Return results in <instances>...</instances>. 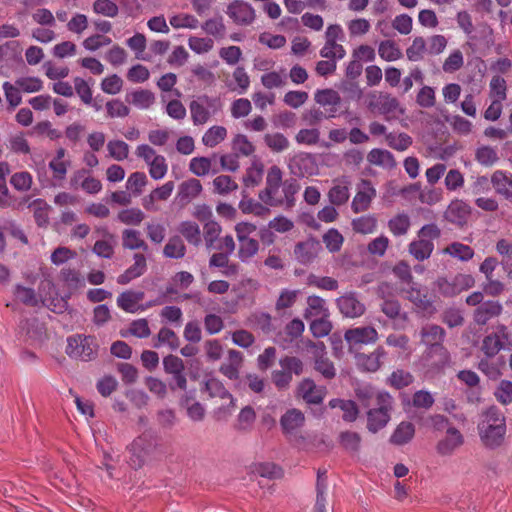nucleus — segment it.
<instances>
[{"mask_svg":"<svg viewBox=\"0 0 512 512\" xmlns=\"http://www.w3.org/2000/svg\"><path fill=\"white\" fill-rule=\"evenodd\" d=\"M478 430L484 445L492 449L499 447L502 444L506 433V427H495L490 424H478Z\"/></svg>","mask_w":512,"mask_h":512,"instance_id":"ddd939ff","label":"nucleus"},{"mask_svg":"<svg viewBox=\"0 0 512 512\" xmlns=\"http://www.w3.org/2000/svg\"><path fill=\"white\" fill-rule=\"evenodd\" d=\"M441 319L449 328L462 326L464 324V317L461 310L458 308H448L444 310Z\"/></svg>","mask_w":512,"mask_h":512,"instance_id":"774afa93","label":"nucleus"},{"mask_svg":"<svg viewBox=\"0 0 512 512\" xmlns=\"http://www.w3.org/2000/svg\"><path fill=\"white\" fill-rule=\"evenodd\" d=\"M386 141L389 147L397 151H405L412 144V138L406 133H389L386 135Z\"/></svg>","mask_w":512,"mask_h":512,"instance_id":"052dcab7","label":"nucleus"},{"mask_svg":"<svg viewBox=\"0 0 512 512\" xmlns=\"http://www.w3.org/2000/svg\"><path fill=\"white\" fill-rule=\"evenodd\" d=\"M227 136V130L223 126H212L202 137V142L207 147H215Z\"/></svg>","mask_w":512,"mask_h":512,"instance_id":"a19ab883","label":"nucleus"},{"mask_svg":"<svg viewBox=\"0 0 512 512\" xmlns=\"http://www.w3.org/2000/svg\"><path fill=\"white\" fill-rule=\"evenodd\" d=\"M475 159L483 166L490 167L498 162L499 157L495 148L481 146L475 151Z\"/></svg>","mask_w":512,"mask_h":512,"instance_id":"c03bdc74","label":"nucleus"},{"mask_svg":"<svg viewBox=\"0 0 512 512\" xmlns=\"http://www.w3.org/2000/svg\"><path fill=\"white\" fill-rule=\"evenodd\" d=\"M300 190V184L295 178H288L282 184V191L284 194V204L287 209L295 206V195Z\"/></svg>","mask_w":512,"mask_h":512,"instance_id":"e433bc0d","label":"nucleus"},{"mask_svg":"<svg viewBox=\"0 0 512 512\" xmlns=\"http://www.w3.org/2000/svg\"><path fill=\"white\" fill-rule=\"evenodd\" d=\"M472 208L463 200H453L445 211L444 217L447 221L459 227H463L468 222Z\"/></svg>","mask_w":512,"mask_h":512,"instance_id":"1a4fd4ad","label":"nucleus"},{"mask_svg":"<svg viewBox=\"0 0 512 512\" xmlns=\"http://www.w3.org/2000/svg\"><path fill=\"white\" fill-rule=\"evenodd\" d=\"M202 29L207 33L216 38H223L225 36L226 27L223 22L222 16L207 20L203 25Z\"/></svg>","mask_w":512,"mask_h":512,"instance_id":"603ef678","label":"nucleus"},{"mask_svg":"<svg viewBox=\"0 0 512 512\" xmlns=\"http://www.w3.org/2000/svg\"><path fill=\"white\" fill-rule=\"evenodd\" d=\"M189 109L194 125H203L210 119V111L199 98L190 102Z\"/></svg>","mask_w":512,"mask_h":512,"instance_id":"72a5a7b5","label":"nucleus"},{"mask_svg":"<svg viewBox=\"0 0 512 512\" xmlns=\"http://www.w3.org/2000/svg\"><path fill=\"white\" fill-rule=\"evenodd\" d=\"M218 155L213 153L211 157H194L190 160L189 170L196 176L202 177L209 172L217 174L219 168L213 166V162L217 159Z\"/></svg>","mask_w":512,"mask_h":512,"instance_id":"a211bd4d","label":"nucleus"},{"mask_svg":"<svg viewBox=\"0 0 512 512\" xmlns=\"http://www.w3.org/2000/svg\"><path fill=\"white\" fill-rule=\"evenodd\" d=\"M210 397H219L221 399L230 398L231 405L234 406V399L230 392L224 387L223 383L216 378H210L204 382V388Z\"/></svg>","mask_w":512,"mask_h":512,"instance_id":"473e14b6","label":"nucleus"},{"mask_svg":"<svg viewBox=\"0 0 512 512\" xmlns=\"http://www.w3.org/2000/svg\"><path fill=\"white\" fill-rule=\"evenodd\" d=\"M386 354L383 347H377L370 354L356 353L358 365L367 372H376L381 367V358Z\"/></svg>","mask_w":512,"mask_h":512,"instance_id":"412c9836","label":"nucleus"},{"mask_svg":"<svg viewBox=\"0 0 512 512\" xmlns=\"http://www.w3.org/2000/svg\"><path fill=\"white\" fill-rule=\"evenodd\" d=\"M378 53L386 61H395L402 57V52L392 40H385L379 44Z\"/></svg>","mask_w":512,"mask_h":512,"instance_id":"a18cd8bd","label":"nucleus"},{"mask_svg":"<svg viewBox=\"0 0 512 512\" xmlns=\"http://www.w3.org/2000/svg\"><path fill=\"white\" fill-rule=\"evenodd\" d=\"M491 183L497 194L512 202V173L496 170L491 176Z\"/></svg>","mask_w":512,"mask_h":512,"instance_id":"dca6fc26","label":"nucleus"},{"mask_svg":"<svg viewBox=\"0 0 512 512\" xmlns=\"http://www.w3.org/2000/svg\"><path fill=\"white\" fill-rule=\"evenodd\" d=\"M502 348L503 341L499 339V334H489L484 337L482 351L487 357H494Z\"/></svg>","mask_w":512,"mask_h":512,"instance_id":"de8ad7c7","label":"nucleus"},{"mask_svg":"<svg viewBox=\"0 0 512 512\" xmlns=\"http://www.w3.org/2000/svg\"><path fill=\"white\" fill-rule=\"evenodd\" d=\"M377 225V220L374 216H362L352 221V227L355 232L368 234L372 233Z\"/></svg>","mask_w":512,"mask_h":512,"instance_id":"13d9d810","label":"nucleus"},{"mask_svg":"<svg viewBox=\"0 0 512 512\" xmlns=\"http://www.w3.org/2000/svg\"><path fill=\"white\" fill-rule=\"evenodd\" d=\"M343 241L344 238L341 233L334 228L329 229L323 235V242L326 248L332 253L338 252L341 249Z\"/></svg>","mask_w":512,"mask_h":512,"instance_id":"6e6d98bb","label":"nucleus"},{"mask_svg":"<svg viewBox=\"0 0 512 512\" xmlns=\"http://www.w3.org/2000/svg\"><path fill=\"white\" fill-rule=\"evenodd\" d=\"M415 434V427L411 422H401L390 437V442L395 445L408 443Z\"/></svg>","mask_w":512,"mask_h":512,"instance_id":"bb28decb","label":"nucleus"},{"mask_svg":"<svg viewBox=\"0 0 512 512\" xmlns=\"http://www.w3.org/2000/svg\"><path fill=\"white\" fill-rule=\"evenodd\" d=\"M239 208L244 214H254L259 217H266L270 213V209L263 204L256 202L252 198L244 197L240 203Z\"/></svg>","mask_w":512,"mask_h":512,"instance_id":"c9c22d12","label":"nucleus"},{"mask_svg":"<svg viewBox=\"0 0 512 512\" xmlns=\"http://www.w3.org/2000/svg\"><path fill=\"white\" fill-rule=\"evenodd\" d=\"M399 106V102L395 97L387 93H380L379 95H371L368 107L371 110H376L382 115H387L394 112Z\"/></svg>","mask_w":512,"mask_h":512,"instance_id":"f3484780","label":"nucleus"},{"mask_svg":"<svg viewBox=\"0 0 512 512\" xmlns=\"http://www.w3.org/2000/svg\"><path fill=\"white\" fill-rule=\"evenodd\" d=\"M160 438L156 431L152 429L145 430L136 437L128 446L131 453L129 464L134 468H141L147 458L151 456L159 447Z\"/></svg>","mask_w":512,"mask_h":512,"instance_id":"f03ea898","label":"nucleus"},{"mask_svg":"<svg viewBox=\"0 0 512 512\" xmlns=\"http://www.w3.org/2000/svg\"><path fill=\"white\" fill-rule=\"evenodd\" d=\"M407 298L423 311H428L432 307V302L429 300L427 293H422L417 288L411 287L407 290Z\"/></svg>","mask_w":512,"mask_h":512,"instance_id":"8fccbe9b","label":"nucleus"},{"mask_svg":"<svg viewBox=\"0 0 512 512\" xmlns=\"http://www.w3.org/2000/svg\"><path fill=\"white\" fill-rule=\"evenodd\" d=\"M388 227L395 236L405 235L410 228V219L404 213L398 214L389 220Z\"/></svg>","mask_w":512,"mask_h":512,"instance_id":"49530a36","label":"nucleus"},{"mask_svg":"<svg viewBox=\"0 0 512 512\" xmlns=\"http://www.w3.org/2000/svg\"><path fill=\"white\" fill-rule=\"evenodd\" d=\"M146 258L143 254L136 253L134 255V264L130 266L123 274L119 275L117 282L121 285L128 284L133 279L140 277L146 271Z\"/></svg>","mask_w":512,"mask_h":512,"instance_id":"aec40b11","label":"nucleus"},{"mask_svg":"<svg viewBox=\"0 0 512 512\" xmlns=\"http://www.w3.org/2000/svg\"><path fill=\"white\" fill-rule=\"evenodd\" d=\"M264 142L274 152H282L289 147V140L282 133L266 134Z\"/></svg>","mask_w":512,"mask_h":512,"instance_id":"bf43d9fd","label":"nucleus"},{"mask_svg":"<svg viewBox=\"0 0 512 512\" xmlns=\"http://www.w3.org/2000/svg\"><path fill=\"white\" fill-rule=\"evenodd\" d=\"M463 444V436L458 429L450 427L447 429V436L437 444V451L441 455L451 454L454 449Z\"/></svg>","mask_w":512,"mask_h":512,"instance_id":"5701e85b","label":"nucleus"},{"mask_svg":"<svg viewBox=\"0 0 512 512\" xmlns=\"http://www.w3.org/2000/svg\"><path fill=\"white\" fill-rule=\"evenodd\" d=\"M305 422L304 414L296 408L287 410L280 419V425L283 433L290 434L296 429L302 427Z\"/></svg>","mask_w":512,"mask_h":512,"instance_id":"4be33fe9","label":"nucleus"},{"mask_svg":"<svg viewBox=\"0 0 512 512\" xmlns=\"http://www.w3.org/2000/svg\"><path fill=\"white\" fill-rule=\"evenodd\" d=\"M307 308L304 312V318L309 320L313 317L328 316V309L325 307V301L319 296L312 295L307 298Z\"/></svg>","mask_w":512,"mask_h":512,"instance_id":"c85d7f7f","label":"nucleus"},{"mask_svg":"<svg viewBox=\"0 0 512 512\" xmlns=\"http://www.w3.org/2000/svg\"><path fill=\"white\" fill-rule=\"evenodd\" d=\"M382 391H377L371 385H360L355 389V395L360 404L368 408L372 405V402L375 400V403L378 404V395Z\"/></svg>","mask_w":512,"mask_h":512,"instance_id":"2f4dec72","label":"nucleus"},{"mask_svg":"<svg viewBox=\"0 0 512 512\" xmlns=\"http://www.w3.org/2000/svg\"><path fill=\"white\" fill-rule=\"evenodd\" d=\"M186 253V247L179 236L171 237L164 247L163 254L168 258H183Z\"/></svg>","mask_w":512,"mask_h":512,"instance_id":"4c0bfd02","label":"nucleus"},{"mask_svg":"<svg viewBox=\"0 0 512 512\" xmlns=\"http://www.w3.org/2000/svg\"><path fill=\"white\" fill-rule=\"evenodd\" d=\"M144 298L142 291H125L117 298V305L126 312L136 311L135 305Z\"/></svg>","mask_w":512,"mask_h":512,"instance_id":"c756f323","label":"nucleus"},{"mask_svg":"<svg viewBox=\"0 0 512 512\" xmlns=\"http://www.w3.org/2000/svg\"><path fill=\"white\" fill-rule=\"evenodd\" d=\"M29 207L33 208V216L38 227L45 228L49 224L50 205L43 199H35Z\"/></svg>","mask_w":512,"mask_h":512,"instance_id":"cd10ccee","label":"nucleus"},{"mask_svg":"<svg viewBox=\"0 0 512 512\" xmlns=\"http://www.w3.org/2000/svg\"><path fill=\"white\" fill-rule=\"evenodd\" d=\"M240 247L238 250V257L242 262L248 261L254 255L257 254L259 250V243L257 240L252 238H247L244 240H239Z\"/></svg>","mask_w":512,"mask_h":512,"instance_id":"09e8293b","label":"nucleus"},{"mask_svg":"<svg viewBox=\"0 0 512 512\" xmlns=\"http://www.w3.org/2000/svg\"><path fill=\"white\" fill-rule=\"evenodd\" d=\"M503 311L499 301L488 300L478 306L473 313V320L478 325H485L492 318L498 317Z\"/></svg>","mask_w":512,"mask_h":512,"instance_id":"9b49d317","label":"nucleus"},{"mask_svg":"<svg viewBox=\"0 0 512 512\" xmlns=\"http://www.w3.org/2000/svg\"><path fill=\"white\" fill-rule=\"evenodd\" d=\"M344 339L351 353H358L363 345L373 344L378 340V332L372 326H360L347 329Z\"/></svg>","mask_w":512,"mask_h":512,"instance_id":"423d86ee","label":"nucleus"},{"mask_svg":"<svg viewBox=\"0 0 512 512\" xmlns=\"http://www.w3.org/2000/svg\"><path fill=\"white\" fill-rule=\"evenodd\" d=\"M202 192V184L196 178H190L183 181L178 187V193L176 200L181 206H185L190 203Z\"/></svg>","mask_w":512,"mask_h":512,"instance_id":"2eb2a0df","label":"nucleus"},{"mask_svg":"<svg viewBox=\"0 0 512 512\" xmlns=\"http://www.w3.org/2000/svg\"><path fill=\"white\" fill-rule=\"evenodd\" d=\"M496 250L504 259L502 265L507 272V276L512 279V245L505 239H501L496 244Z\"/></svg>","mask_w":512,"mask_h":512,"instance_id":"37998d69","label":"nucleus"},{"mask_svg":"<svg viewBox=\"0 0 512 512\" xmlns=\"http://www.w3.org/2000/svg\"><path fill=\"white\" fill-rule=\"evenodd\" d=\"M367 160L370 164L392 170L397 166L394 155L385 149L374 148L368 155Z\"/></svg>","mask_w":512,"mask_h":512,"instance_id":"b1692460","label":"nucleus"},{"mask_svg":"<svg viewBox=\"0 0 512 512\" xmlns=\"http://www.w3.org/2000/svg\"><path fill=\"white\" fill-rule=\"evenodd\" d=\"M336 304L341 314L347 318H358L366 311L365 305L359 300L355 292L340 296L337 298Z\"/></svg>","mask_w":512,"mask_h":512,"instance_id":"0eeeda50","label":"nucleus"},{"mask_svg":"<svg viewBox=\"0 0 512 512\" xmlns=\"http://www.w3.org/2000/svg\"><path fill=\"white\" fill-rule=\"evenodd\" d=\"M162 345H168V347L174 351L180 347V339L172 329L162 327L154 338L153 347L159 348Z\"/></svg>","mask_w":512,"mask_h":512,"instance_id":"a878e982","label":"nucleus"},{"mask_svg":"<svg viewBox=\"0 0 512 512\" xmlns=\"http://www.w3.org/2000/svg\"><path fill=\"white\" fill-rule=\"evenodd\" d=\"M479 424L506 427L505 416L496 406L489 407L484 413V419Z\"/></svg>","mask_w":512,"mask_h":512,"instance_id":"e2e57ef3","label":"nucleus"},{"mask_svg":"<svg viewBox=\"0 0 512 512\" xmlns=\"http://www.w3.org/2000/svg\"><path fill=\"white\" fill-rule=\"evenodd\" d=\"M414 382V376L406 370L397 369L387 378L386 383L397 390L408 387Z\"/></svg>","mask_w":512,"mask_h":512,"instance_id":"7c9ffc66","label":"nucleus"},{"mask_svg":"<svg viewBox=\"0 0 512 512\" xmlns=\"http://www.w3.org/2000/svg\"><path fill=\"white\" fill-rule=\"evenodd\" d=\"M279 365L281 370H273L271 380L279 391H284L290 387L293 374L300 376L304 372V364L296 356L285 355L280 358Z\"/></svg>","mask_w":512,"mask_h":512,"instance_id":"39448f33","label":"nucleus"},{"mask_svg":"<svg viewBox=\"0 0 512 512\" xmlns=\"http://www.w3.org/2000/svg\"><path fill=\"white\" fill-rule=\"evenodd\" d=\"M232 149L238 155L250 156L254 153L255 147L248 140L247 136L243 134H238L235 136L232 142Z\"/></svg>","mask_w":512,"mask_h":512,"instance_id":"0e129e2a","label":"nucleus"},{"mask_svg":"<svg viewBox=\"0 0 512 512\" xmlns=\"http://www.w3.org/2000/svg\"><path fill=\"white\" fill-rule=\"evenodd\" d=\"M147 184V176L144 172H133L127 179L126 188L135 196L142 193L143 187Z\"/></svg>","mask_w":512,"mask_h":512,"instance_id":"4d7b16f0","label":"nucleus"},{"mask_svg":"<svg viewBox=\"0 0 512 512\" xmlns=\"http://www.w3.org/2000/svg\"><path fill=\"white\" fill-rule=\"evenodd\" d=\"M376 408L367 411V429L376 433L383 429L391 419L394 398L387 391H382L378 395V404Z\"/></svg>","mask_w":512,"mask_h":512,"instance_id":"20e7f679","label":"nucleus"},{"mask_svg":"<svg viewBox=\"0 0 512 512\" xmlns=\"http://www.w3.org/2000/svg\"><path fill=\"white\" fill-rule=\"evenodd\" d=\"M327 317L328 316H321L310 323V330L314 337H325L331 332L332 323L327 319Z\"/></svg>","mask_w":512,"mask_h":512,"instance_id":"680f3d73","label":"nucleus"},{"mask_svg":"<svg viewBox=\"0 0 512 512\" xmlns=\"http://www.w3.org/2000/svg\"><path fill=\"white\" fill-rule=\"evenodd\" d=\"M425 52L427 53L426 40L421 36L415 37L411 46L406 49V55L410 61L422 60Z\"/></svg>","mask_w":512,"mask_h":512,"instance_id":"864d4df0","label":"nucleus"},{"mask_svg":"<svg viewBox=\"0 0 512 512\" xmlns=\"http://www.w3.org/2000/svg\"><path fill=\"white\" fill-rule=\"evenodd\" d=\"M433 249V242L424 238H419L418 240H414L409 244L410 254L418 261L428 259L431 256Z\"/></svg>","mask_w":512,"mask_h":512,"instance_id":"393cba45","label":"nucleus"},{"mask_svg":"<svg viewBox=\"0 0 512 512\" xmlns=\"http://www.w3.org/2000/svg\"><path fill=\"white\" fill-rule=\"evenodd\" d=\"M297 396L301 397L307 404L318 405L322 403L324 394L318 389L315 382L310 378H304L297 386Z\"/></svg>","mask_w":512,"mask_h":512,"instance_id":"4468645a","label":"nucleus"},{"mask_svg":"<svg viewBox=\"0 0 512 512\" xmlns=\"http://www.w3.org/2000/svg\"><path fill=\"white\" fill-rule=\"evenodd\" d=\"M19 327L21 332L36 342H42L46 337V328L37 318L23 319L20 321Z\"/></svg>","mask_w":512,"mask_h":512,"instance_id":"6ab92c4d","label":"nucleus"},{"mask_svg":"<svg viewBox=\"0 0 512 512\" xmlns=\"http://www.w3.org/2000/svg\"><path fill=\"white\" fill-rule=\"evenodd\" d=\"M123 247L128 249L148 250V245L140 238V232L133 229H125L122 235Z\"/></svg>","mask_w":512,"mask_h":512,"instance_id":"ea45409f","label":"nucleus"},{"mask_svg":"<svg viewBox=\"0 0 512 512\" xmlns=\"http://www.w3.org/2000/svg\"><path fill=\"white\" fill-rule=\"evenodd\" d=\"M179 232L185 239L193 245H199L201 242V232L199 226L195 222L184 221L179 226Z\"/></svg>","mask_w":512,"mask_h":512,"instance_id":"79ce46f5","label":"nucleus"},{"mask_svg":"<svg viewBox=\"0 0 512 512\" xmlns=\"http://www.w3.org/2000/svg\"><path fill=\"white\" fill-rule=\"evenodd\" d=\"M99 344L95 336L75 334L67 338L66 354L76 360L92 361L98 356Z\"/></svg>","mask_w":512,"mask_h":512,"instance_id":"7ed1b4c3","label":"nucleus"},{"mask_svg":"<svg viewBox=\"0 0 512 512\" xmlns=\"http://www.w3.org/2000/svg\"><path fill=\"white\" fill-rule=\"evenodd\" d=\"M320 249V242L314 238H309L295 245L294 255L300 263L306 265L317 257Z\"/></svg>","mask_w":512,"mask_h":512,"instance_id":"f8f14e48","label":"nucleus"},{"mask_svg":"<svg viewBox=\"0 0 512 512\" xmlns=\"http://www.w3.org/2000/svg\"><path fill=\"white\" fill-rule=\"evenodd\" d=\"M107 149L111 157L117 161H122L128 157L129 145L122 140L109 141Z\"/></svg>","mask_w":512,"mask_h":512,"instance_id":"69168bd1","label":"nucleus"},{"mask_svg":"<svg viewBox=\"0 0 512 512\" xmlns=\"http://www.w3.org/2000/svg\"><path fill=\"white\" fill-rule=\"evenodd\" d=\"M444 253L449 254L461 261H469L474 256V250L463 243L453 242L449 244L445 249Z\"/></svg>","mask_w":512,"mask_h":512,"instance_id":"f704fd0d","label":"nucleus"},{"mask_svg":"<svg viewBox=\"0 0 512 512\" xmlns=\"http://www.w3.org/2000/svg\"><path fill=\"white\" fill-rule=\"evenodd\" d=\"M226 13L237 25L244 26L250 25L256 17L253 7L241 0L231 2Z\"/></svg>","mask_w":512,"mask_h":512,"instance_id":"6e6552de","label":"nucleus"},{"mask_svg":"<svg viewBox=\"0 0 512 512\" xmlns=\"http://www.w3.org/2000/svg\"><path fill=\"white\" fill-rule=\"evenodd\" d=\"M117 218L127 225H139L144 219V213L138 208L125 209L118 213Z\"/></svg>","mask_w":512,"mask_h":512,"instance_id":"338daca9","label":"nucleus"},{"mask_svg":"<svg viewBox=\"0 0 512 512\" xmlns=\"http://www.w3.org/2000/svg\"><path fill=\"white\" fill-rule=\"evenodd\" d=\"M126 100L139 108L146 109L153 104L155 97L151 91L142 89L128 94Z\"/></svg>","mask_w":512,"mask_h":512,"instance_id":"58836bf2","label":"nucleus"},{"mask_svg":"<svg viewBox=\"0 0 512 512\" xmlns=\"http://www.w3.org/2000/svg\"><path fill=\"white\" fill-rule=\"evenodd\" d=\"M375 196L376 190L373 187L371 181L363 179L351 204L353 212L359 213L366 211Z\"/></svg>","mask_w":512,"mask_h":512,"instance_id":"9d476101","label":"nucleus"},{"mask_svg":"<svg viewBox=\"0 0 512 512\" xmlns=\"http://www.w3.org/2000/svg\"><path fill=\"white\" fill-rule=\"evenodd\" d=\"M214 191L220 195H226L238 188V184L228 175L217 176L213 180Z\"/></svg>","mask_w":512,"mask_h":512,"instance_id":"5fc2aeb1","label":"nucleus"},{"mask_svg":"<svg viewBox=\"0 0 512 512\" xmlns=\"http://www.w3.org/2000/svg\"><path fill=\"white\" fill-rule=\"evenodd\" d=\"M422 342L429 347V355L437 356L438 361L434 363L437 369L444 368L450 361V354L443 346L446 331L439 325L427 324L420 331Z\"/></svg>","mask_w":512,"mask_h":512,"instance_id":"f257e3e1","label":"nucleus"},{"mask_svg":"<svg viewBox=\"0 0 512 512\" xmlns=\"http://www.w3.org/2000/svg\"><path fill=\"white\" fill-rule=\"evenodd\" d=\"M314 99L321 106H337L341 102L338 92L333 89L317 90Z\"/></svg>","mask_w":512,"mask_h":512,"instance_id":"3c124183","label":"nucleus"}]
</instances>
